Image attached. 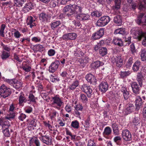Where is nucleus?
<instances>
[{
    "instance_id": "41",
    "label": "nucleus",
    "mask_w": 146,
    "mask_h": 146,
    "mask_svg": "<svg viewBox=\"0 0 146 146\" xmlns=\"http://www.w3.org/2000/svg\"><path fill=\"white\" fill-rule=\"evenodd\" d=\"M80 98L82 102L84 103H86L88 101V99L87 96L83 94H80Z\"/></svg>"
},
{
    "instance_id": "62",
    "label": "nucleus",
    "mask_w": 146,
    "mask_h": 146,
    "mask_svg": "<svg viewBox=\"0 0 146 146\" xmlns=\"http://www.w3.org/2000/svg\"><path fill=\"white\" fill-rule=\"evenodd\" d=\"M92 37L95 40L98 39L101 37L98 34L96 33L93 34Z\"/></svg>"
},
{
    "instance_id": "48",
    "label": "nucleus",
    "mask_w": 146,
    "mask_h": 146,
    "mask_svg": "<svg viewBox=\"0 0 146 146\" xmlns=\"http://www.w3.org/2000/svg\"><path fill=\"white\" fill-rule=\"evenodd\" d=\"M130 7V8L131 10L133 11H134L138 7V5L137 3L134 2L131 4L129 5Z\"/></svg>"
},
{
    "instance_id": "20",
    "label": "nucleus",
    "mask_w": 146,
    "mask_h": 146,
    "mask_svg": "<svg viewBox=\"0 0 146 146\" xmlns=\"http://www.w3.org/2000/svg\"><path fill=\"white\" fill-rule=\"evenodd\" d=\"M126 32L124 28H120L116 29L114 32L115 35H119V36L123 37L126 34Z\"/></svg>"
},
{
    "instance_id": "29",
    "label": "nucleus",
    "mask_w": 146,
    "mask_h": 146,
    "mask_svg": "<svg viewBox=\"0 0 146 146\" xmlns=\"http://www.w3.org/2000/svg\"><path fill=\"white\" fill-rule=\"evenodd\" d=\"M112 43L115 45H117L119 46H123V42L121 39L118 38L114 39Z\"/></svg>"
},
{
    "instance_id": "46",
    "label": "nucleus",
    "mask_w": 146,
    "mask_h": 146,
    "mask_svg": "<svg viewBox=\"0 0 146 146\" xmlns=\"http://www.w3.org/2000/svg\"><path fill=\"white\" fill-rule=\"evenodd\" d=\"M8 126L7 127H5V129H2L3 132V133L4 135L6 137H9L10 135L8 129L9 128H8Z\"/></svg>"
},
{
    "instance_id": "50",
    "label": "nucleus",
    "mask_w": 146,
    "mask_h": 146,
    "mask_svg": "<svg viewBox=\"0 0 146 146\" xmlns=\"http://www.w3.org/2000/svg\"><path fill=\"white\" fill-rule=\"evenodd\" d=\"M91 15L92 16L99 17L102 15V13L101 12H100L98 11H95L92 12Z\"/></svg>"
},
{
    "instance_id": "43",
    "label": "nucleus",
    "mask_w": 146,
    "mask_h": 146,
    "mask_svg": "<svg viewBox=\"0 0 146 146\" xmlns=\"http://www.w3.org/2000/svg\"><path fill=\"white\" fill-rule=\"evenodd\" d=\"M90 116L87 117L85 121L84 126L85 128H88L90 126Z\"/></svg>"
},
{
    "instance_id": "49",
    "label": "nucleus",
    "mask_w": 146,
    "mask_h": 146,
    "mask_svg": "<svg viewBox=\"0 0 146 146\" xmlns=\"http://www.w3.org/2000/svg\"><path fill=\"white\" fill-rule=\"evenodd\" d=\"M115 9L116 10H118L120 7L121 0H115Z\"/></svg>"
},
{
    "instance_id": "30",
    "label": "nucleus",
    "mask_w": 146,
    "mask_h": 146,
    "mask_svg": "<svg viewBox=\"0 0 146 146\" xmlns=\"http://www.w3.org/2000/svg\"><path fill=\"white\" fill-rule=\"evenodd\" d=\"M79 63L78 65L80 67L82 68H84L86 65L88 63V61L86 58L81 59L79 60L78 61Z\"/></svg>"
},
{
    "instance_id": "37",
    "label": "nucleus",
    "mask_w": 146,
    "mask_h": 146,
    "mask_svg": "<svg viewBox=\"0 0 146 146\" xmlns=\"http://www.w3.org/2000/svg\"><path fill=\"white\" fill-rule=\"evenodd\" d=\"M24 96V94H23V95H21L19 96V104L22 106H23V104L24 103H25L27 101V100L26 99V98Z\"/></svg>"
},
{
    "instance_id": "18",
    "label": "nucleus",
    "mask_w": 146,
    "mask_h": 146,
    "mask_svg": "<svg viewBox=\"0 0 146 146\" xmlns=\"http://www.w3.org/2000/svg\"><path fill=\"white\" fill-rule=\"evenodd\" d=\"M34 48L33 49L34 53L37 52H43L45 50V48L42 45L40 44L33 45Z\"/></svg>"
},
{
    "instance_id": "44",
    "label": "nucleus",
    "mask_w": 146,
    "mask_h": 146,
    "mask_svg": "<svg viewBox=\"0 0 146 146\" xmlns=\"http://www.w3.org/2000/svg\"><path fill=\"white\" fill-rule=\"evenodd\" d=\"M121 140V137L119 136H117L114 137L113 140L117 145H119L121 144L120 141Z\"/></svg>"
},
{
    "instance_id": "13",
    "label": "nucleus",
    "mask_w": 146,
    "mask_h": 146,
    "mask_svg": "<svg viewBox=\"0 0 146 146\" xmlns=\"http://www.w3.org/2000/svg\"><path fill=\"white\" fill-rule=\"evenodd\" d=\"M39 135L41 136L39 137V139L42 142L47 145H50L52 143L51 139L47 135H42V133H39Z\"/></svg>"
},
{
    "instance_id": "11",
    "label": "nucleus",
    "mask_w": 146,
    "mask_h": 146,
    "mask_svg": "<svg viewBox=\"0 0 146 146\" xmlns=\"http://www.w3.org/2000/svg\"><path fill=\"white\" fill-rule=\"evenodd\" d=\"M35 5V4L34 3L29 2L26 4L23 7L22 11L24 13L27 12L32 9H34Z\"/></svg>"
},
{
    "instance_id": "59",
    "label": "nucleus",
    "mask_w": 146,
    "mask_h": 146,
    "mask_svg": "<svg viewBox=\"0 0 146 146\" xmlns=\"http://www.w3.org/2000/svg\"><path fill=\"white\" fill-rule=\"evenodd\" d=\"M26 116L23 113H21L20 114V115L19 116V119L22 121H23V120L25 119L26 117Z\"/></svg>"
},
{
    "instance_id": "51",
    "label": "nucleus",
    "mask_w": 146,
    "mask_h": 146,
    "mask_svg": "<svg viewBox=\"0 0 146 146\" xmlns=\"http://www.w3.org/2000/svg\"><path fill=\"white\" fill-rule=\"evenodd\" d=\"M22 68L26 72H29L31 69V67L28 66L27 64H25L23 66Z\"/></svg>"
},
{
    "instance_id": "3",
    "label": "nucleus",
    "mask_w": 146,
    "mask_h": 146,
    "mask_svg": "<svg viewBox=\"0 0 146 146\" xmlns=\"http://www.w3.org/2000/svg\"><path fill=\"white\" fill-rule=\"evenodd\" d=\"M52 100H50L51 102H53L52 103V105L53 107L59 110L64 103L62 102L61 99L57 96L52 97Z\"/></svg>"
},
{
    "instance_id": "42",
    "label": "nucleus",
    "mask_w": 146,
    "mask_h": 146,
    "mask_svg": "<svg viewBox=\"0 0 146 146\" xmlns=\"http://www.w3.org/2000/svg\"><path fill=\"white\" fill-rule=\"evenodd\" d=\"M111 128L109 127H107L105 128L103 134L104 135H109L111 134Z\"/></svg>"
},
{
    "instance_id": "9",
    "label": "nucleus",
    "mask_w": 146,
    "mask_h": 146,
    "mask_svg": "<svg viewBox=\"0 0 146 146\" xmlns=\"http://www.w3.org/2000/svg\"><path fill=\"white\" fill-rule=\"evenodd\" d=\"M59 64L60 62L58 60H56L52 62L49 67V72L53 73L55 72L58 68Z\"/></svg>"
},
{
    "instance_id": "24",
    "label": "nucleus",
    "mask_w": 146,
    "mask_h": 146,
    "mask_svg": "<svg viewBox=\"0 0 146 146\" xmlns=\"http://www.w3.org/2000/svg\"><path fill=\"white\" fill-rule=\"evenodd\" d=\"M138 38L139 39H141L143 37H144V39L142 42L143 45L145 46H146V36L145 35V34L142 31H140L139 32Z\"/></svg>"
},
{
    "instance_id": "17",
    "label": "nucleus",
    "mask_w": 146,
    "mask_h": 146,
    "mask_svg": "<svg viewBox=\"0 0 146 146\" xmlns=\"http://www.w3.org/2000/svg\"><path fill=\"white\" fill-rule=\"evenodd\" d=\"M72 15L74 14H78V13H80L82 11V8L81 7L74 4L72 5Z\"/></svg>"
},
{
    "instance_id": "28",
    "label": "nucleus",
    "mask_w": 146,
    "mask_h": 146,
    "mask_svg": "<svg viewBox=\"0 0 146 146\" xmlns=\"http://www.w3.org/2000/svg\"><path fill=\"white\" fill-rule=\"evenodd\" d=\"M140 122V116L139 114L135 115L132 121V122L135 125H137Z\"/></svg>"
},
{
    "instance_id": "36",
    "label": "nucleus",
    "mask_w": 146,
    "mask_h": 146,
    "mask_svg": "<svg viewBox=\"0 0 146 146\" xmlns=\"http://www.w3.org/2000/svg\"><path fill=\"white\" fill-rule=\"evenodd\" d=\"M112 126L114 133L116 135L119 134V130L118 125L115 123H114L112 124Z\"/></svg>"
},
{
    "instance_id": "19",
    "label": "nucleus",
    "mask_w": 146,
    "mask_h": 146,
    "mask_svg": "<svg viewBox=\"0 0 146 146\" xmlns=\"http://www.w3.org/2000/svg\"><path fill=\"white\" fill-rule=\"evenodd\" d=\"M134 108V107L133 104H129L128 106L125 109V110L124 111L123 113L125 115H127L131 113Z\"/></svg>"
},
{
    "instance_id": "47",
    "label": "nucleus",
    "mask_w": 146,
    "mask_h": 146,
    "mask_svg": "<svg viewBox=\"0 0 146 146\" xmlns=\"http://www.w3.org/2000/svg\"><path fill=\"white\" fill-rule=\"evenodd\" d=\"M59 1V0H52L50 2L51 5H52V7H54L58 5Z\"/></svg>"
},
{
    "instance_id": "33",
    "label": "nucleus",
    "mask_w": 146,
    "mask_h": 146,
    "mask_svg": "<svg viewBox=\"0 0 146 146\" xmlns=\"http://www.w3.org/2000/svg\"><path fill=\"white\" fill-rule=\"evenodd\" d=\"M141 65V62L139 61H136L133 65V70L135 72H137L139 69Z\"/></svg>"
},
{
    "instance_id": "63",
    "label": "nucleus",
    "mask_w": 146,
    "mask_h": 146,
    "mask_svg": "<svg viewBox=\"0 0 146 146\" xmlns=\"http://www.w3.org/2000/svg\"><path fill=\"white\" fill-rule=\"evenodd\" d=\"M35 139H34L33 141H34V143L36 145V146H40V143L39 140L36 137H35Z\"/></svg>"
},
{
    "instance_id": "12",
    "label": "nucleus",
    "mask_w": 146,
    "mask_h": 146,
    "mask_svg": "<svg viewBox=\"0 0 146 146\" xmlns=\"http://www.w3.org/2000/svg\"><path fill=\"white\" fill-rule=\"evenodd\" d=\"M72 5L70 4L64 8L63 11L64 13L66 14V16L70 17L72 15Z\"/></svg>"
},
{
    "instance_id": "52",
    "label": "nucleus",
    "mask_w": 146,
    "mask_h": 146,
    "mask_svg": "<svg viewBox=\"0 0 146 146\" xmlns=\"http://www.w3.org/2000/svg\"><path fill=\"white\" fill-rule=\"evenodd\" d=\"M1 45L2 47V48L3 50L6 51L7 52H9L11 50L10 47H8L7 45L4 44L3 42H2L1 44Z\"/></svg>"
},
{
    "instance_id": "34",
    "label": "nucleus",
    "mask_w": 146,
    "mask_h": 146,
    "mask_svg": "<svg viewBox=\"0 0 146 146\" xmlns=\"http://www.w3.org/2000/svg\"><path fill=\"white\" fill-rule=\"evenodd\" d=\"M10 56V53L9 52H7L5 50H3L2 52L1 56V58L3 60H5L8 58Z\"/></svg>"
},
{
    "instance_id": "64",
    "label": "nucleus",
    "mask_w": 146,
    "mask_h": 146,
    "mask_svg": "<svg viewBox=\"0 0 146 146\" xmlns=\"http://www.w3.org/2000/svg\"><path fill=\"white\" fill-rule=\"evenodd\" d=\"M143 117L146 119V104H145L144 107L143 108Z\"/></svg>"
},
{
    "instance_id": "32",
    "label": "nucleus",
    "mask_w": 146,
    "mask_h": 146,
    "mask_svg": "<svg viewBox=\"0 0 146 146\" xmlns=\"http://www.w3.org/2000/svg\"><path fill=\"white\" fill-rule=\"evenodd\" d=\"M61 24V23L60 21H57L53 22L50 24L51 28L52 29L54 30L55 29L57 28Z\"/></svg>"
},
{
    "instance_id": "53",
    "label": "nucleus",
    "mask_w": 146,
    "mask_h": 146,
    "mask_svg": "<svg viewBox=\"0 0 146 146\" xmlns=\"http://www.w3.org/2000/svg\"><path fill=\"white\" fill-rule=\"evenodd\" d=\"M104 29L102 28L96 33L100 35V36L102 37L104 34Z\"/></svg>"
},
{
    "instance_id": "56",
    "label": "nucleus",
    "mask_w": 146,
    "mask_h": 146,
    "mask_svg": "<svg viewBox=\"0 0 146 146\" xmlns=\"http://www.w3.org/2000/svg\"><path fill=\"white\" fill-rule=\"evenodd\" d=\"M130 50L132 54L136 52V50L133 43H132L130 45Z\"/></svg>"
},
{
    "instance_id": "2",
    "label": "nucleus",
    "mask_w": 146,
    "mask_h": 146,
    "mask_svg": "<svg viewBox=\"0 0 146 146\" xmlns=\"http://www.w3.org/2000/svg\"><path fill=\"white\" fill-rule=\"evenodd\" d=\"M110 18L108 16H104L99 19L96 23L99 27L104 26L107 25L110 21Z\"/></svg>"
},
{
    "instance_id": "22",
    "label": "nucleus",
    "mask_w": 146,
    "mask_h": 146,
    "mask_svg": "<svg viewBox=\"0 0 146 146\" xmlns=\"http://www.w3.org/2000/svg\"><path fill=\"white\" fill-rule=\"evenodd\" d=\"M122 17L120 15H117L114 18L113 22L118 26H121L122 23Z\"/></svg>"
},
{
    "instance_id": "31",
    "label": "nucleus",
    "mask_w": 146,
    "mask_h": 146,
    "mask_svg": "<svg viewBox=\"0 0 146 146\" xmlns=\"http://www.w3.org/2000/svg\"><path fill=\"white\" fill-rule=\"evenodd\" d=\"M84 88L86 91L85 93L87 94L88 97L90 98L91 96L92 93V90L90 86H87L86 85H84Z\"/></svg>"
},
{
    "instance_id": "10",
    "label": "nucleus",
    "mask_w": 146,
    "mask_h": 146,
    "mask_svg": "<svg viewBox=\"0 0 146 146\" xmlns=\"http://www.w3.org/2000/svg\"><path fill=\"white\" fill-rule=\"evenodd\" d=\"M86 78L87 81L91 84L95 85L96 84V79L95 76L91 74H89L86 76Z\"/></svg>"
},
{
    "instance_id": "16",
    "label": "nucleus",
    "mask_w": 146,
    "mask_h": 146,
    "mask_svg": "<svg viewBox=\"0 0 146 146\" xmlns=\"http://www.w3.org/2000/svg\"><path fill=\"white\" fill-rule=\"evenodd\" d=\"M76 17L81 21L88 20L90 19V16L88 14L81 13L78 14L76 15Z\"/></svg>"
},
{
    "instance_id": "26",
    "label": "nucleus",
    "mask_w": 146,
    "mask_h": 146,
    "mask_svg": "<svg viewBox=\"0 0 146 146\" xmlns=\"http://www.w3.org/2000/svg\"><path fill=\"white\" fill-rule=\"evenodd\" d=\"M116 65L119 68L121 67L123 64V60L121 56H118L117 57L116 60H115Z\"/></svg>"
},
{
    "instance_id": "45",
    "label": "nucleus",
    "mask_w": 146,
    "mask_h": 146,
    "mask_svg": "<svg viewBox=\"0 0 146 146\" xmlns=\"http://www.w3.org/2000/svg\"><path fill=\"white\" fill-rule=\"evenodd\" d=\"M71 126L75 129H78L79 127V123L77 120L72 121L71 123Z\"/></svg>"
},
{
    "instance_id": "1",
    "label": "nucleus",
    "mask_w": 146,
    "mask_h": 146,
    "mask_svg": "<svg viewBox=\"0 0 146 146\" xmlns=\"http://www.w3.org/2000/svg\"><path fill=\"white\" fill-rule=\"evenodd\" d=\"M12 93L11 89L3 84L0 87V95L4 98L10 96Z\"/></svg>"
},
{
    "instance_id": "25",
    "label": "nucleus",
    "mask_w": 146,
    "mask_h": 146,
    "mask_svg": "<svg viewBox=\"0 0 146 146\" xmlns=\"http://www.w3.org/2000/svg\"><path fill=\"white\" fill-rule=\"evenodd\" d=\"M145 13H141L138 15L137 19L135 20L137 24L139 25L141 24L143 25L144 24V21H142V19Z\"/></svg>"
},
{
    "instance_id": "38",
    "label": "nucleus",
    "mask_w": 146,
    "mask_h": 146,
    "mask_svg": "<svg viewBox=\"0 0 146 146\" xmlns=\"http://www.w3.org/2000/svg\"><path fill=\"white\" fill-rule=\"evenodd\" d=\"M99 50L100 54L102 56H104L107 54V49L106 47H101Z\"/></svg>"
},
{
    "instance_id": "54",
    "label": "nucleus",
    "mask_w": 146,
    "mask_h": 146,
    "mask_svg": "<svg viewBox=\"0 0 146 146\" xmlns=\"http://www.w3.org/2000/svg\"><path fill=\"white\" fill-rule=\"evenodd\" d=\"M29 98L31 102H36L35 98L33 94H30Z\"/></svg>"
},
{
    "instance_id": "21",
    "label": "nucleus",
    "mask_w": 146,
    "mask_h": 146,
    "mask_svg": "<svg viewBox=\"0 0 146 146\" xmlns=\"http://www.w3.org/2000/svg\"><path fill=\"white\" fill-rule=\"evenodd\" d=\"M142 100L140 96L137 97L135 101V109L136 110H138L140 109V106L142 104Z\"/></svg>"
},
{
    "instance_id": "58",
    "label": "nucleus",
    "mask_w": 146,
    "mask_h": 146,
    "mask_svg": "<svg viewBox=\"0 0 146 146\" xmlns=\"http://www.w3.org/2000/svg\"><path fill=\"white\" fill-rule=\"evenodd\" d=\"M83 108V106L81 104H78L76 105L75 107V110L77 111H82Z\"/></svg>"
},
{
    "instance_id": "40",
    "label": "nucleus",
    "mask_w": 146,
    "mask_h": 146,
    "mask_svg": "<svg viewBox=\"0 0 146 146\" xmlns=\"http://www.w3.org/2000/svg\"><path fill=\"white\" fill-rule=\"evenodd\" d=\"M130 73L131 72L129 71H125L124 72L121 71L120 72V75L121 78H124L129 76Z\"/></svg>"
},
{
    "instance_id": "4",
    "label": "nucleus",
    "mask_w": 146,
    "mask_h": 146,
    "mask_svg": "<svg viewBox=\"0 0 146 146\" xmlns=\"http://www.w3.org/2000/svg\"><path fill=\"white\" fill-rule=\"evenodd\" d=\"M5 81L15 88L19 89L22 85V84L19 81L15 79H6Z\"/></svg>"
},
{
    "instance_id": "8",
    "label": "nucleus",
    "mask_w": 146,
    "mask_h": 146,
    "mask_svg": "<svg viewBox=\"0 0 146 146\" xmlns=\"http://www.w3.org/2000/svg\"><path fill=\"white\" fill-rule=\"evenodd\" d=\"M50 18V15L46 14L45 13H41L39 15V19L40 20L44 22H48Z\"/></svg>"
},
{
    "instance_id": "23",
    "label": "nucleus",
    "mask_w": 146,
    "mask_h": 146,
    "mask_svg": "<svg viewBox=\"0 0 146 146\" xmlns=\"http://www.w3.org/2000/svg\"><path fill=\"white\" fill-rule=\"evenodd\" d=\"M104 64V63L102 62L97 60L93 62L91 64V66L92 68L96 69L100 66H102Z\"/></svg>"
},
{
    "instance_id": "6",
    "label": "nucleus",
    "mask_w": 146,
    "mask_h": 146,
    "mask_svg": "<svg viewBox=\"0 0 146 146\" xmlns=\"http://www.w3.org/2000/svg\"><path fill=\"white\" fill-rule=\"evenodd\" d=\"M130 84L133 93L136 94H139L142 86H139L137 82H132Z\"/></svg>"
},
{
    "instance_id": "60",
    "label": "nucleus",
    "mask_w": 146,
    "mask_h": 146,
    "mask_svg": "<svg viewBox=\"0 0 146 146\" xmlns=\"http://www.w3.org/2000/svg\"><path fill=\"white\" fill-rule=\"evenodd\" d=\"M9 121H7L6 122H3V123L2 124V129H5V127H7L8 126V128H9V127L10 126V125L7 124V123H9Z\"/></svg>"
},
{
    "instance_id": "15",
    "label": "nucleus",
    "mask_w": 146,
    "mask_h": 146,
    "mask_svg": "<svg viewBox=\"0 0 146 146\" xmlns=\"http://www.w3.org/2000/svg\"><path fill=\"white\" fill-rule=\"evenodd\" d=\"M145 74L141 71L139 72L137 76V80L140 86L142 85V82L145 80Z\"/></svg>"
},
{
    "instance_id": "5",
    "label": "nucleus",
    "mask_w": 146,
    "mask_h": 146,
    "mask_svg": "<svg viewBox=\"0 0 146 146\" xmlns=\"http://www.w3.org/2000/svg\"><path fill=\"white\" fill-rule=\"evenodd\" d=\"M121 136L123 139L126 141H129L132 139L131 134L128 129L123 130Z\"/></svg>"
},
{
    "instance_id": "7",
    "label": "nucleus",
    "mask_w": 146,
    "mask_h": 146,
    "mask_svg": "<svg viewBox=\"0 0 146 146\" xmlns=\"http://www.w3.org/2000/svg\"><path fill=\"white\" fill-rule=\"evenodd\" d=\"M77 36L76 34L74 33H68L63 35L62 39L65 40H73L76 39Z\"/></svg>"
},
{
    "instance_id": "27",
    "label": "nucleus",
    "mask_w": 146,
    "mask_h": 146,
    "mask_svg": "<svg viewBox=\"0 0 146 146\" xmlns=\"http://www.w3.org/2000/svg\"><path fill=\"white\" fill-rule=\"evenodd\" d=\"M121 91L123 93L124 99L126 100H127L129 97V93L127 89L125 87H122Z\"/></svg>"
},
{
    "instance_id": "35",
    "label": "nucleus",
    "mask_w": 146,
    "mask_h": 146,
    "mask_svg": "<svg viewBox=\"0 0 146 146\" xmlns=\"http://www.w3.org/2000/svg\"><path fill=\"white\" fill-rule=\"evenodd\" d=\"M26 0H14V4L13 5L14 6L16 5L19 7L22 6L23 4L26 1Z\"/></svg>"
},
{
    "instance_id": "61",
    "label": "nucleus",
    "mask_w": 146,
    "mask_h": 146,
    "mask_svg": "<svg viewBox=\"0 0 146 146\" xmlns=\"http://www.w3.org/2000/svg\"><path fill=\"white\" fill-rule=\"evenodd\" d=\"M55 52L54 50L50 49L48 52V55L50 56L54 55L55 54Z\"/></svg>"
},
{
    "instance_id": "39",
    "label": "nucleus",
    "mask_w": 146,
    "mask_h": 146,
    "mask_svg": "<svg viewBox=\"0 0 146 146\" xmlns=\"http://www.w3.org/2000/svg\"><path fill=\"white\" fill-rule=\"evenodd\" d=\"M141 56L143 61L146 60V48L141 50Z\"/></svg>"
},
{
    "instance_id": "57",
    "label": "nucleus",
    "mask_w": 146,
    "mask_h": 146,
    "mask_svg": "<svg viewBox=\"0 0 146 146\" xmlns=\"http://www.w3.org/2000/svg\"><path fill=\"white\" fill-rule=\"evenodd\" d=\"M27 25H29V24H31L33 21H35V20H33V18L32 16H30V17H28L27 19Z\"/></svg>"
},
{
    "instance_id": "55",
    "label": "nucleus",
    "mask_w": 146,
    "mask_h": 146,
    "mask_svg": "<svg viewBox=\"0 0 146 146\" xmlns=\"http://www.w3.org/2000/svg\"><path fill=\"white\" fill-rule=\"evenodd\" d=\"M132 60L133 59L132 58L130 57L129 58L126 64V66H127V68L131 66L132 63L133 62Z\"/></svg>"
},
{
    "instance_id": "14",
    "label": "nucleus",
    "mask_w": 146,
    "mask_h": 146,
    "mask_svg": "<svg viewBox=\"0 0 146 146\" xmlns=\"http://www.w3.org/2000/svg\"><path fill=\"white\" fill-rule=\"evenodd\" d=\"M99 87V91L103 93H105L108 88V84L107 82H102Z\"/></svg>"
}]
</instances>
